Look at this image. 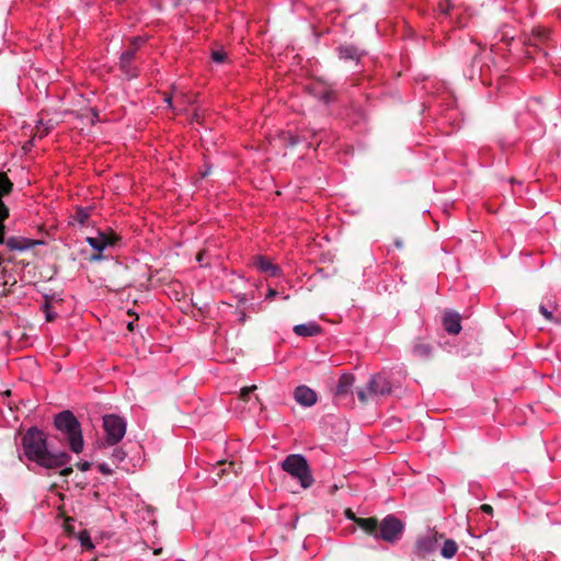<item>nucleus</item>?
Here are the masks:
<instances>
[{
  "label": "nucleus",
  "instance_id": "nucleus-17",
  "mask_svg": "<svg viewBox=\"0 0 561 561\" xmlns=\"http://www.w3.org/2000/svg\"><path fill=\"white\" fill-rule=\"evenodd\" d=\"M293 330L296 335L304 337L316 336L322 332L321 327L316 322L297 324Z\"/></svg>",
  "mask_w": 561,
  "mask_h": 561
},
{
  "label": "nucleus",
  "instance_id": "nucleus-16",
  "mask_svg": "<svg viewBox=\"0 0 561 561\" xmlns=\"http://www.w3.org/2000/svg\"><path fill=\"white\" fill-rule=\"evenodd\" d=\"M355 524L363 529L366 534L373 536L377 539L378 533V520L374 517L363 518V517H352Z\"/></svg>",
  "mask_w": 561,
  "mask_h": 561
},
{
  "label": "nucleus",
  "instance_id": "nucleus-7",
  "mask_svg": "<svg viewBox=\"0 0 561 561\" xmlns=\"http://www.w3.org/2000/svg\"><path fill=\"white\" fill-rule=\"evenodd\" d=\"M144 43V38L133 37L129 42L128 48L121 55L119 69L127 79L138 77V69L136 66H134V60L136 59L138 49L141 47Z\"/></svg>",
  "mask_w": 561,
  "mask_h": 561
},
{
  "label": "nucleus",
  "instance_id": "nucleus-50",
  "mask_svg": "<svg viewBox=\"0 0 561 561\" xmlns=\"http://www.w3.org/2000/svg\"><path fill=\"white\" fill-rule=\"evenodd\" d=\"M124 459H125V458H123V457L117 458V460H118L119 462H121V461H123Z\"/></svg>",
  "mask_w": 561,
  "mask_h": 561
},
{
  "label": "nucleus",
  "instance_id": "nucleus-48",
  "mask_svg": "<svg viewBox=\"0 0 561 561\" xmlns=\"http://www.w3.org/2000/svg\"><path fill=\"white\" fill-rule=\"evenodd\" d=\"M288 456L296 457V456H301V455L300 454H289Z\"/></svg>",
  "mask_w": 561,
  "mask_h": 561
},
{
  "label": "nucleus",
  "instance_id": "nucleus-14",
  "mask_svg": "<svg viewBox=\"0 0 561 561\" xmlns=\"http://www.w3.org/2000/svg\"><path fill=\"white\" fill-rule=\"evenodd\" d=\"M355 382V377L352 374H343L337 381L334 397L337 400H343L350 394H353V386Z\"/></svg>",
  "mask_w": 561,
  "mask_h": 561
},
{
  "label": "nucleus",
  "instance_id": "nucleus-2",
  "mask_svg": "<svg viewBox=\"0 0 561 561\" xmlns=\"http://www.w3.org/2000/svg\"><path fill=\"white\" fill-rule=\"evenodd\" d=\"M24 456H68L66 450L57 454L50 450L47 435L39 428L31 426L22 436Z\"/></svg>",
  "mask_w": 561,
  "mask_h": 561
},
{
  "label": "nucleus",
  "instance_id": "nucleus-13",
  "mask_svg": "<svg viewBox=\"0 0 561 561\" xmlns=\"http://www.w3.org/2000/svg\"><path fill=\"white\" fill-rule=\"evenodd\" d=\"M437 540L434 536H423L420 537L414 546V553L424 559L427 556L432 554L436 549Z\"/></svg>",
  "mask_w": 561,
  "mask_h": 561
},
{
  "label": "nucleus",
  "instance_id": "nucleus-29",
  "mask_svg": "<svg viewBox=\"0 0 561 561\" xmlns=\"http://www.w3.org/2000/svg\"><path fill=\"white\" fill-rule=\"evenodd\" d=\"M319 98L322 102L328 104L334 100V92L332 90H324Z\"/></svg>",
  "mask_w": 561,
  "mask_h": 561
},
{
  "label": "nucleus",
  "instance_id": "nucleus-37",
  "mask_svg": "<svg viewBox=\"0 0 561 561\" xmlns=\"http://www.w3.org/2000/svg\"><path fill=\"white\" fill-rule=\"evenodd\" d=\"M78 467L80 468V470L87 471L90 469L91 463L89 461H82L78 463Z\"/></svg>",
  "mask_w": 561,
  "mask_h": 561
},
{
  "label": "nucleus",
  "instance_id": "nucleus-4",
  "mask_svg": "<svg viewBox=\"0 0 561 561\" xmlns=\"http://www.w3.org/2000/svg\"><path fill=\"white\" fill-rule=\"evenodd\" d=\"M104 438L100 442L103 446H114L122 440L126 433V422L116 414L103 416Z\"/></svg>",
  "mask_w": 561,
  "mask_h": 561
},
{
  "label": "nucleus",
  "instance_id": "nucleus-30",
  "mask_svg": "<svg viewBox=\"0 0 561 561\" xmlns=\"http://www.w3.org/2000/svg\"><path fill=\"white\" fill-rule=\"evenodd\" d=\"M140 448L137 443H130V448H126V444L121 448L122 456H126L128 453H137L135 448Z\"/></svg>",
  "mask_w": 561,
  "mask_h": 561
},
{
  "label": "nucleus",
  "instance_id": "nucleus-9",
  "mask_svg": "<svg viewBox=\"0 0 561 561\" xmlns=\"http://www.w3.org/2000/svg\"><path fill=\"white\" fill-rule=\"evenodd\" d=\"M13 188V183L10 181L8 175L3 172H0V243L3 242V220L8 219L10 216V210L8 206L3 203L2 198L10 194Z\"/></svg>",
  "mask_w": 561,
  "mask_h": 561
},
{
  "label": "nucleus",
  "instance_id": "nucleus-21",
  "mask_svg": "<svg viewBox=\"0 0 561 561\" xmlns=\"http://www.w3.org/2000/svg\"><path fill=\"white\" fill-rule=\"evenodd\" d=\"M78 540L83 549L88 551L94 549V545L88 530H81L78 535Z\"/></svg>",
  "mask_w": 561,
  "mask_h": 561
},
{
  "label": "nucleus",
  "instance_id": "nucleus-27",
  "mask_svg": "<svg viewBox=\"0 0 561 561\" xmlns=\"http://www.w3.org/2000/svg\"><path fill=\"white\" fill-rule=\"evenodd\" d=\"M554 308L556 307H552L551 309H549L547 306L541 305L539 307V311L545 317L546 320L552 322V321H556V318L553 317V309Z\"/></svg>",
  "mask_w": 561,
  "mask_h": 561
},
{
  "label": "nucleus",
  "instance_id": "nucleus-41",
  "mask_svg": "<svg viewBox=\"0 0 561 561\" xmlns=\"http://www.w3.org/2000/svg\"><path fill=\"white\" fill-rule=\"evenodd\" d=\"M481 508H482V511H483L484 513H488V514H491V513H492V511H493V510H492V506H490V505H488V504H483V505L481 506Z\"/></svg>",
  "mask_w": 561,
  "mask_h": 561
},
{
  "label": "nucleus",
  "instance_id": "nucleus-10",
  "mask_svg": "<svg viewBox=\"0 0 561 561\" xmlns=\"http://www.w3.org/2000/svg\"><path fill=\"white\" fill-rule=\"evenodd\" d=\"M5 220L7 219H4L2 222H4ZM3 227H5V224H3ZM5 231L7 228H4L3 242L1 244H5L10 251H25L31 248H34L35 245L44 243V241L42 240H33L23 237H10L5 239Z\"/></svg>",
  "mask_w": 561,
  "mask_h": 561
},
{
  "label": "nucleus",
  "instance_id": "nucleus-19",
  "mask_svg": "<svg viewBox=\"0 0 561 561\" xmlns=\"http://www.w3.org/2000/svg\"><path fill=\"white\" fill-rule=\"evenodd\" d=\"M340 58L345 60H356L359 61L363 53L353 45H343L339 48Z\"/></svg>",
  "mask_w": 561,
  "mask_h": 561
},
{
  "label": "nucleus",
  "instance_id": "nucleus-28",
  "mask_svg": "<svg viewBox=\"0 0 561 561\" xmlns=\"http://www.w3.org/2000/svg\"><path fill=\"white\" fill-rule=\"evenodd\" d=\"M256 390V386H250V387H243L240 391V394H239V398L242 400V401H248L249 400V396L254 391Z\"/></svg>",
  "mask_w": 561,
  "mask_h": 561
},
{
  "label": "nucleus",
  "instance_id": "nucleus-3",
  "mask_svg": "<svg viewBox=\"0 0 561 561\" xmlns=\"http://www.w3.org/2000/svg\"><path fill=\"white\" fill-rule=\"evenodd\" d=\"M280 467L305 490L311 488L314 483V478L307 462V458H284Z\"/></svg>",
  "mask_w": 561,
  "mask_h": 561
},
{
  "label": "nucleus",
  "instance_id": "nucleus-35",
  "mask_svg": "<svg viewBox=\"0 0 561 561\" xmlns=\"http://www.w3.org/2000/svg\"><path fill=\"white\" fill-rule=\"evenodd\" d=\"M301 141L299 136H290L289 137V145L290 146H297Z\"/></svg>",
  "mask_w": 561,
  "mask_h": 561
},
{
  "label": "nucleus",
  "instance_id": "nucleus-42",
  "mask_svg": "<svg viewBox=\"0 0 561 561\" xmlns=\"http://www.w3.org/2000/svg\"><path fill=\"white\" fill-rule=\"evenodd\" d=\"M245 319H247V314L244 311H240L239 312V322L240 323H244L245 322Z\"/></svg>",
  "mask_w": 561,
  "mask_h": 561
},
{
  "label": "nucleus",
  "instance_id": "nucleus-11",
  "mask_svg": "<svg viewBox=\"0 0 561 561\" xmlns=\"http://www.w3.org/2000/svg\"><path fill=\"white\" fill-rule=\"evenodd\" d=\"M87 242L98 252H102L108 245H115L119 241V237L114 232L99 231L96 237H88Z\"/></svg>",
  "mask_w": 561,
  "mask_h": 561
},
{
  "label": "nucleus",
  "instance_id": "nucleus-49",
  "mask_svg": "<svg viewBox=\"0 0 561 561\" xmlns=\"http://www.w3.org/2000/svg\"><path fill=\"white\" fill-rule=\"evenodd\" d=\"M194 118L198 122V114L195 113Z\"/></svg>",
  "mask_w": 561,
  "mask_h": 561
},
{
  "label": "nucleus",
  "instance_id": "nucleus-31",
  "mask_svg": "<svg viewBox=\"0 0 561 561\" xmlns=\"http://www.w3.org/2000/svg\"><path fill=\"white\" fill-rule=\"evenodd\" d=\"M44 308H45V312H46V320L48 322L54 321L56 319L57 314L50 310V307L48 304H45Z\"/></svg>",
  "mask_w": 561,
  "mask_h": 561
},
{
  "label": "nucleus",
  "instance_id": "nucleus-46",
  "mask_svg": "<svg viewBox=\"0 0 561 561\" xmlns=\"http://www.w3.org/2000/svg\"><path fill=\"white\" fill-rule=\"evenodd\" d=\"M3 262H4V259L0 255V266L2 265Z\"/></svg>",
  "mask_w": 561,
  "mask_h": 561
},
{
  "label": "nucleus",
  "instance_id": "nucleus-18",
  "mask_svg": "<svg viewBox=\"0 0 561 561\" xmlns=\"http://www.w3.org/2000/svg\"><path fill=\"white\" fill-rule=\"evenodd\" d=\"M254 265L263 273H266L270 276H277L280 272V268L273 264L270 260L264 256H256L254 259Z\"/></svg>",
  "mask_w": 561,
  "mask_h": 561
},
{
  "label": "nucleus",
  "instance_id": "nucleus-22",
  "mask_svg": "<svg viewBox=\"0 0 561 561\" xmlns=\"http://www.w3.org/2000/svg\"><path fill=\"white\" fill-rule=\"evenodd\" d=\"M413 352L421 358H427L432 354V347L425 343H417L414 345Z\"/></svg>",
  "mask_w": 561,
  "mask_h": 561
},
{
  "label": "nucleus",
  "instance_id": "nucleus-25",
  "mask_svg": "<svg viewBox=\"0 0 561 561\" xmlns=\"http://www.w3.org/2000/svg\"><path fill=\"white\" fill-rule=\"evenodd\" d=\"M534 37L538 43L543 42L546 38H548L549 31L543 27H537L533 31Z\"/></svg>",
  "mask_w": 561,
  "mask_h": 561
},
{
  "label": "nucleus",
  "instance_id": "nucleus-43",
  "mask_svg": "<svg viewBox=\"0 0 561 561\" xmlns=\"http://www.w3.org/2000/svg\"><path fill=\"white\" fill-rule=\"evenodd\" d=\"M346 516H347L350 519H352V520H353V518H352V517H356V516L354 515V513H353L351 510H347V511H346Z\"/></svg>",
  "mask_w": 561,
  "mask_h": 561
},
{
  "label": "nucleus",
  "instance_id": "nucleus-6",
  "mask_svg": "<svg viewBox=\"0 0 561 561\" xmlns=\"http://www.w3.org/2000/svg\"><path fill=\"white\" fill-rule=\"evenodd\" d=\"M404 533V524L393 514H388L378 524L377 539L389 543L399 541Z\"/></svg>",
  "mask_w": 561,
  "mask_h": 561
},
{
  "label": "nucleus",
  "instance_id": "nucleus-47",
  "mask_svg": "<svg viewBox=\"0 0 561 561\" xmlns=\"http://www.w3.org/2000/svg\"><path fill=\"white\" fill-rule=\"evenodd\" d=\"M3 262H4V259L0 255V266L2 265Z\"/></svg>",
  "mask_w": 561,
  "mask_h": 561
},
{
  "label": "nucleus",
  "instance_id": "nucleus-1",
  "mask_svg": "<svg viewBox=\"0 0 561 561\" xmlns=\"http://www.w3.org/2000/svg\"><path fill=\"white\" fill-rule=\"evenodd\" d=\"M55 438L66 450L80 455L84 450L81 423L70 410H62L54 415Z\"/></svg>",
  "mask_w": 561,
  "mask_h": 561
},
{
  "label": "nucleus",
  "instance_id": "nucleus-8",
  "mask_svg": "<svg viewBox=\"0 0 561 561\" xmlns=\"http://www.w3.org/2000/svg\"><path fill=\"white\" fill-rule=\"evenodd\" d=\"M71 458H27L30 461L26 466L28 468L34 463L35 470L37 468L50 470H59L61 476H68L72 472L71 467H69V460Z\"/></svg>",
  "mask_w": 561,
  "mask_h": 561
},
{
  "label": "nucleus",
  "instance_id": "nucleus-34",
  "mask_svg": "<svg viewBox=\"0 0 561 561\" xmlns=\"http://www.w3.org/2000/svg\"><path fill=\"white\" fill-rule=\"evenodd\" d=\"M99 471L104 473V474H110L112 473V469L106 463H100L99 465Z\"/></svg>",
  "mask_w": 561,
  "mask_h": 561
},
{
  "label": "nucleus",
  "instance_id": "nucleus-32",
  "mask_svg": "<svg viewBox=\"0 0 561 561\" xmlns=\"http://www.w3.org/2000/svg\"><path fill=\"white\" fill-rule=\"evenodd\" d=\"M227 460L228 458H220L217 462H216V468H218V476H220L222 472L226 471L225 467L227 465Z\"/></svg>",
  "mask_w": 561,
  "mask_h": 561
},
{
  "label": "nucleus",
  "instance_id": "nucleus-26",
  "mask_svg": "<svg viewBox=\"0 0 561 561\" xmlns=\"http://www.w3.org/2000/svg\"><path fill=\"white\" fill-rule=\"evenodd\" d=\"M453 8L454 5L450 0H442L438 3V11L444 15H448Z\"/></svg>",
  "mask_w": 561,
  "mask_h": 561
},
{
  "label": "nucleus",
  "instance_id": "nucleus-38",
  "mask_svg": "<svg viewBox=\"0 0 561 561\" xmlns=\"http://www.w3.org/2000/svg\"><path fill=\"white\" fill-rule=\"evenodd\" d=\"M277 290L274 289V288H270L266 296H265V299H273L275 296H277Z\"/></svg>",
  "mask_w": 561,
  "mask_h": 561
},
{
  "label": "nucleus",
  "instance_id": "nucleus-39",
  "mask_svg": "<svg viewBox=\"0 0 561 561\" xmlns=\"http://www.w3.org/2000/svg\"><path fill=\"white\" fill-rule=\"evenodd\" d=\"M103 259L102 252H98L95 254H92L90 257V261H100Z\"/></svg>",
  "mask_w": 561,
  "mask_h": 561
},
{
  "label": "nucleus",
  "instance_id": "nucleus-12",
  "mask_svg": "<svg viewBox=\"0 0 561 561\" xmlns=\"http://www.w3.org/2000/svg\"><path fill=\"white\" fill-rule=\"evenodd\" d=\"M294 399L298 404L309 408L317 403L318 396L314 390L308 386L301 385L295 388Z\"/></svg>",
  "mask_w": 561,
  "mask_h": 561
},
{
  "label": "nucleus",
  "instance_id": "nucleus-23",
  "mask_svg": "<svg viewBox=\"0 0 561 561\" xmlns=\"http://www.w3.org/2000/svg\"><path fill=\"white\" fill-rule=\"evenodd\" d=\"M210 56L211 60L216 64H224L228 59V55L224 48L214 49Z\"/></svg>",
  "mask_w": 561,
  "mask_h": 561
},
{
  "label": "nucleus",
  "instance_id": "nucleus-40",
  "mask_svg": "<svg viewBox=\"0 0 561 561\" xmlns=\"http://www.w3.org/2000/svg\"><path fill=\"white\" fill-rule=\"evenodd\" d=\"M237 298H238V305H245L248 301L245 295H238Z\"/></svg>",
  "mask_w": 561,
  "mask_h": 561
},
{
  "label": "nucleus",
  "instance_id": "nucleus-24",
  "mask_svg": "<svg viewBox=\"0 0 561 561\" xmlns=\"http://www.w3.org/2000/svg\"><path fill=\"white\" fill-rule=\"evenodd\" d=\"M90 217V210L87 208H78L75 214L76 220L84 225Z\"/></svg>",
  "mask_w": 561,
  "mask_h": 561
},
{
  "label": "nucleus",
  "instance_id": "nucleus-20",
  "mask_svg": "<svg viewBox=\"0 0 561 561\" xmlns=\"http://www.w3.org/2000/svg\"><path fill=\"white\" fill-rule=\"evenodd\" d=\"M458 551V545L453 539H446L440 549V556L445 559H451Z\"/></svg>",
  "mask_w": 561,
  "mask_h": 561
},
{
  "label": "nucleus",
  "instance_id": "nucleus-45",
  "mask_svg": "<svg viewBox=\"0 0 561 561\" xmlns=\"http://www.w3.org/2000/svg\"><path fill=\"white\" fill-rule=\"evenodd\" d=\"M396 245H397V248H402V245H403V244H402V242H401V241L397 240V241H396Z\"/></svg>",
  "mask_w": 561,
  "mask_h": 561
},
{
  "label": "nucleus",
  "instance_id": "nucleus-44",
  "mask_svg": "<svg viewBox=\"0 0 561 561\" xmlns=\"http://www.w3.org/2000/svg\"><path fill=\"white\" fill-rule=\"evenodd\" d=\"M134 329H135V327H134V322H129V323L127 324V330L131 332V331H134Z\"/></svg>",
  "mask_w": 561,
  "mask_h": 561
},
{
  "label": "nucleus",
  "instance_id": "nucleus-15",
  "mask_svg": "<svg viewBox=\"0 0 561 561\" xmlns=\"http://www.w3.org/2000/svg\"><path fill=\"white\" fill-rule=\"evenodd\" d=\"M443 325L449 334H458L461 330L460 316L451 311L445 312L443 317Z\"/></svg>",
  "mask_w": 561,
  "mask_h": 561
},
{
  "label": "nucleus",
  "instance_id": "nucleus-5",
  "mask_svg": "<svg viewBox=\"0 0 561 561\" xmlns=\"http://www.w3.org/2000/svg\"><path fill=\"white\" fill-rule=\"evenodd\" d=\"M392 391L387 378L380 374L373 375L367 382L366 389H357V398L363 404H367L370 398L388 396Z\"/></svg>",
  "mask_w": 561,
  "mask_h": 561
},
{
  "label": "nucleus",
  "instance_id": "nucleus-36",
  "mask_svg": "<svg viewBox=\"0 0 561 561\" xmlns=\"http://www.w3.org/2000/svg\"><path fill=\"white\" fill-rule=\"evenodd\" d=\"M205 256H206V251L202 250L196 254V261L199 262L201 264H203Z\"/></svg>",
  "mask_w": 561,
  "mask_h": 561
},
{
  "label": "nucleus",
  "instance_id": "nucleus-33",
  "mask_svg": "<svg viewBox=\"0 0 561 561\" xmlns=\"http://www.w3.org/2000/svg\"><path fill=\"white\" fill-rule=\"evenodd\" d=\"M308 133H309V136L302 135L304 140H308L309 138H316L317 136L321 135L322 130L318 131V130L311 129Z\"/></svg>",
  "mask_w": 561,
  "mask_h": 561
}]
</instances>
